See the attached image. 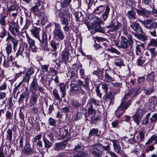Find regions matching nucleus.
Listing matches in <instances>:
<instances>
[{"label":"nucleus","instance_id":"nucleus-16","mask_svg":"<svg viewBox=\"0 0 157 157\" xmlns=\"http://www.w3.org/2000/svg\"><path fill=\"white\" fill-rule=\"evenodd\" d=\"M157 27V22H154L151 23L149 27L150 29L149 32L150 34L153 36H156V33L155 29Z\"/></svg>","mask_w":157,"mask_h":157},{"label":"nucleus","instance_id":"nucleus-63","mask_svg":"<svg viewBox=\"0 0 157 157\" xmlns=\"http://www.w3.org/2000/svg\"><path fill=\"white\" fill-rule=\"evenodd\" d=\"M82 117V113H81L78 112L76 116L74 117V121H76L80 119Z\"/></svg>","mask_w":157,"mask_h":157},{"label":"nucleus","instance_id":"nucleus-27","mask_svg":"<svg viewBox=\"0 0 157 157\" xmlns=\"http://www.w3.org/2000/svg\"><path fill=\"white\" fill-rule=\"evenodd\" d=\"M133 120L134 122L139 125L140 122L142 118V116L139 114L137 113L135 114L133 117Z\"/></svg>","mask_w":157,"mask_h":157},{"label":"nucleus","instance_id":"nucleus-33","mask_svg":"<svg viewBox=\"0 0 157 157\" xmlns=\"http://www.w3.org/2000/svg\"><path fill=\"white\" fill-rule=\"evenodd\" d=\"M43 140L44 143L45 147L46 148H48L51 147L52 145V143L47 140L45 136L43 137Z\"/></svg>","mask_w":157,"mask_h":157},{"label":"nucleus","instance_id":"nucleus-50","mask_svg":"<svg viewBox=\"0 0 157 157\" xmlns=\"http://www.w3.org/2000/svg\"><path fill=\"white\" fill-rule=\"evenodd\" d=\"M71 0H63L61 3L62 7H65L68 6L71 2Z\"/></svg>","mask_w":157,"mask_h":157},{"label":"nucleus","instance_id":"nucleus-24","mask_svg":"<svg viewBox=\"0 0 157 157\" xmlns=\"http://www.w3.org/2000/svg\"><path fill=\"white\" fill-rule=\"evenodd\" d=\"M24 50V47L22 46H20L16 53V57L18 58L20 55L23 58L24 57L23 53Z\"/></svg>","mask_w":157,"mask_h":157},{"label":"nucleus","instance_id":"nucleus-1","mask_svg":"<svg viewBox=\"0 0 157 157\" xmlns=\"http://www.w3.org/2000/svg\"><path fill=\"white\" fill-rule=\"evenodd\" d=\"M139 91L137 88H133L126 91L125 94L122 99V102L116 111L117 117L119 118L131 105V98L135 97Z\"/></svg>","mask_w":157,"mask_h":157},{"label":"nucleus","instance_id":"nucleus-28","mask_svg":"<svg viewBox=\"0 0 157 157\" xmlns=\"http://www.w3.org/2000/svg\"><path fill=\"white\" fill-rule=\"evenodd\" d=\"M59 88L61 92L62 93L61 97L63 98L65 97L66 94V86L64 83H60L59 84Z\"/></svg>","mask_w":157,"mask_h":157},{"label":"nucleus","instance_id":"nucleus-57","mask_svg":"<svg viewBox=\"0 0 157 157\" xmlns=\"http://www.w3.org/2000/svg\"><path fill=\"white\" fill-rule=\"evenodd\" d=\"M89 102L93 103L96 105H98L100 103L99 101L96 100L94 98H91L89 100Z\"/></svg>","mask_w":157,"mask_h":157},{"label":"nucleus","instance_id":"nucleus-54","mask_svg":"<svg viewBox=\"0 0 157 157\" xmlns=\"http://www.w3.org/2000/svg\"><path fill=\"white\" fill-rule=\"evenodd\" d=\"M151 122L155 123L157 121V113H154L150 118Z\"/></svg>","mask_w":157,"mask_h":157},{"label":"nucleus","instance_id":"nucleus-11","mask_svg":"<svg viewBox=\"0 0 157 157\" xmlns=\"http://www.w3.org/2000/svg\"><path fill=\"white\" fill-rule=\"evenodd\" d=\"M10 40L13 44V47L14 50L15 51L16 47L18 45V41L16 38L13 37L9 33L8 34V36L6 38V40L7 41Z\"/></svg>","mask_w":157,"mask_h":157},{"label":"nucleus","instance_id":"nucleus-9","mask_svg":"<svg viewBox=\"0 0 157 157\" xmlns=\"http://www.w3.org/2000/svg\"><path fill=\"white\" fill-rule=\"evenodd\" d=\"M27 40L31 50L33 52H36L37 50V48L35 45V40L30 37H28V36Z\"/></svg>","mask_w":157,"mask_h":157},{"label":"nucleus","instance_id":"nucleus-13","mask_svg":"<svg viewBox=\"0 0 157 157\" xmlns=\"http://www.w3.org/2000/svg\"><path fill=\"white\" fill-rule=\"evenodd\" d=\"M31 34L35 38L37 39L39 41H40V29L37 27H34L33 29L30 30Z\"/></svg>","mask_w":157,"mask_h":157},{"label":"nucleus","instance_id":"nucleus-37","mask_svg":"<svg viewBox=\"0 0 157 157\" xmlns=\"http://www.w3.org/2000/svg\"><path fill=\"white\" fill-rule=\"evenodd\" d=\"M40 5V3L39 1L33 6L30 9V10L33 13L37 12L39 10V7Z\"/></svg>","mask_w":157,"mask_h":157},{"label":"nucleus","instance_id":"nucleus-3","mask_svg":"<svg viewBox=\"0 0 157 157\" xmlns=\"http://www.w3.org/2000/svg\"><path fill=\"white\" fill-rule=\"evenodd\" d=\"M55 29L53 32V36L60 40H63L65 37L63 32L61 29L60 25L58 23L54 22Z\"/></svg>","mask_w":157,"mask_h":157},{"label":"nucleus","instance_id":"nucleus-47","mask_svg":"<svg viewBox=\"0 0 157 157\" xmlns=\"http://www.w3.org/2000/svg\"><path fill=\"white\" fill-rule=\"evenodd\" d=\"M157 45V41L155 39H151L150 42L148 44V47L151 46H156Z\"/></svg>","mask_w":157,"mask_h":157},{"label":"nucleus","instance_id":"nucleus-45","mask_svg":"<svg viewBox=\"0 0 157 157\" xmlns=\"http://www.w3.org/2000/svg\"><path fill=\"white\" fill-rule=\"evenodd\" d=\"M140 22L143 24L146 28L149 29V26H148V25L150 24L152 22V20L149 19L144 21H140Z\"/></svg>","mask_w":157,"mask_h":157},{"label":"nucleus","instance_id":"nucleus-39","mask_svg":"<svg viewBox=\"0 0 157 157\" xmlns=\"http://www.w3.org/2000/svg\"><path fill=\"white\" fill-rule=\"evenodd\" d=\"M40 42V50H44L48 45V41L41 40L39 41Z\"/></svg>","mask_w":157,"mask_h":157},{"label":"nucleus","instance_id":"nucleus-64","mask_svg":"<svg viewBox=\"0 0 157 157\" xmlns=\"http://www.w3.org/2000/svg\"><path fill=\"white\" fill-rule=\"evenodd\" d=\"M83 147L80 145H78L76 146L75 148V150L77 152H80L82 151L83 149Z\"/></svg>","mask_w":157,"mask_h":157},{"label":"nucleus","instance_id":"nucleus-52","mask_svg":"<svg viewBox=\"0 0 157 157\" xmlns=\"http://www.w3.org/2000/svg\"><path fill=\"white\" fill-rule=\"evenodd\" d=\"M154 74L153 72H152L148 74L147 79L148 81H153L154 80Z\"/></svg>","mask_w":157,"mask_h":157},{"label":"nucleus","instance_id":"nucleus-18","mask_svg":"<svg viewBox=\"0 0 157 157\" xmlns=\"http://www.w3.org/2000/svg\"><path fill=\"white\" fill-rule=\"evenodd\" d=\"M67 143V142L66 141L56 143L55 144V147L54 148L57 151L63 150L65 148Z\"/></svg>","mask_w":157,"mask_h":157},{"label":"nucleus","instance_id":"nucleus-20","mask_svg":"<svg viewBox=\"0 0 157 157\" xmlns=\"http://www.w3.org/2000/svg\"><path fill=\"white\" fill-rule=\"evenodd\" d=\"M70 89L72 92L77 94L80 92V90H81V88L74 84L71 83V84Z\"/></svg>","mask_w":157,"mask_h":157},{"label":"nucleus","instance_id":"nucleus-15","mask_svg":"<svg viewBox=\"0 0 157 157\" xmlns=\"http://www.w3.org/2000/svg\"><path fill=\"white\" fill-rule=\"evenodd\" d=\"M69 56V51L68 50H65L62 52L60 62L66 63L68 60Z\"/></svg>","mask_w":157,"mask_h":157},{"label":"nucleus","instance_id":"nucleus-49","mask_svg":"<svg viewBox=\"0 0 157 157\" xmlns=\"http://www.w3.org/2000/svg\"><path fill=\"white\" fill-rule=\"evenodd\" d=\"M145 133L144 131H140L139 132V135L138 136H140V139L139 141L140 142H142L145 139Z\"/></svg>","mask_w":157,"mask_h":157},{"label":"nucleus","instance_id":"nucleus-41","mask_svg":"<svg viewBox=\"0 0 157 157\" xmlns=\"http://www.w3.org/2000/svg\"><path fill=\"white\" fill-rule=\"evenodd\" d=\"M25 153L27 155H31L32 153V149L29 145H27L25 146Z\"/></svg>","mask_w":157,"mask_h":157},{"label":"nucleus","instance_id":"nucleus-2","mask_svg":"<svg viewBox=\"0 0 157 157\" xmlns=\"http://www.w3.org/2000/svg\"><path fill=\"white\" fill-rule=\"evenodd\" d=\"M116 45L120 48H126L128 47L129 46L131 45L133 43V41L132 39H129V41L124 36L121 37V42H120L118 39L113 40Z\"/></svg>","mask_w":157,"mask_h":157},{"label":"nucleus","instance_id":"nucleus-55","mask_svg":"<svg viewBox=\"0 0 157 157\" xmlns=\"http://www.w3.org/2000/svg\"><path fill=\"white\" fill-rule=\"evenodd\" d=\"M71 104L72 106L75 108H76L78 107L81 105V104L80 103L75 100H72L71 102Z\"/></svg>","mask_w":157,"mask_h":157},{"label":"nucleus","instance_id":"nucleus-34","mask_svg":"<svg viewBox=\"0 0 157 157\" xmlns=\"http://www.w3.org/2000/svg\"><path fill=\"white\" fill-rule=\"evenodd\" d=\"M78 85L81 86H83L84 87L86 88L88 86V80L86 79L85 80V82H84L80 80H78Z\"/></svg>","mask_w":157,"mask_h":157},{"label":"nucleus","instance_id":"nucleus-22","mask_svg":"<svg viewBox=\"0 0 157 157\" xmlns=\"http://www.w3.org/2000/svg\"><path fill=\"white\" fill-rule=\"evenodd\" d=\"M106 6L104 5H100L94 10V12L96 14H100L105 10Z\"/></svg>","mask_w":157,"mask_h":157},{"label":"nucleus","instance_id":"nucleus-43","mask_svg":"<svg viewBox=\"0 0 157 157\" xmlns=\"http://www.w3.org/2000/svg\"><path fill=\"white\" fill-rule=\"evenodd\" d=\"M25 75L23 76V79L21 81L22 82H27L29 83V81L30 80L31 78L30 76L28 75L27 74L25 73H24Z\"/></svg>","mask_w":157,"mask_h":157},{"label":"nucleus","instance_id":"nucleus-46","mask_svg":"<svg viewBox=\"0 0 157 157\" xmlns=\"http://www.w3.org/2000/svg\"><path fill=\"white\" fill-rule=\"evenodd\" d=\"M135 35L138 39L144 41H146L147 39V37L144 35L136 34Z\"/></svg>","mask_w":157,"mask_h":157},{"label":"nucleus","instance_id":"nucleus-59","mask_svg":"<svg viewBox=\"0 0 157 157\" xmlns=\"http://www.w3.org/2000/svg\"><path fill=\"white\" fill-rule=\"evenodd\" d=\"M63 136L64 138H69L70 135L68 132V130L67 129L64 128L63 133Z\"/></svg>","mask_w":157,"mask_h":157},{"label":"nucleus","instance_id":"nucleus-42","mask_svg":"<svg viewBox=\"0 0 157 157\" xmlns=\"http://www.w3.org/2000/svg\"><path fill=\"white\" fill-rule=\"evenodd\" d=\"M6 31L5 28L0 27V38H3L6 35Z\"/></svg>","mask_w":157,"mask_h":157},{"label":"nucleus","instance_id":"nucleus-56","mask_svg":"<svg viewBox=\"0 0 157 157\" xmlns=\"http://www.w3.org/2000/svg\"><path fill=\"white\" fill-rule=\"evenodd\" d=\"M6 117L7 119L10 120L12 119L13 117V113L12 112L9 111H7L6 113Z\"/></svg>","mask_w":157,"mask_h":157},{"label":"nucleus","instance_id":"nucleus-21","mask_svg":"<svg viewBox=\"0 0 157 157\" xmlns=\"http://www.w3.org/2000/svg\"><path fill=\"white\" fill-rule=\"evenodd\" d=\"M103 80L106 82L111 83L114 80V79L106 72L103 78Z\"/></svg>","mask_w":157,"mask_h":157},{"label":"nucleus","instance_id":"nucleus-53","mask_svg":"<svg viewBox=\"0 0 157 157\" xmlns=\"http://www.w3.org/2000/svg\"><path fill=\"white\" fill-rule=\"evenodd\" d=\"M28 75L31 76L34 73V68L33 67H30L27 70V71L25 72Z\"/></svg>","mask_w":157,"mask_h":157},{"label":"nucleus","instance_id":"nucleus-51","mask_svg":"<svg viewBox=\"0 0 157 157\" xmlns=\"http://www.w3.org/2000/svg\"><path fill=\"white\" fill-rule=\"evenodd\" d=\"M75 73L74 71H68L67 73V77L69 78H72L74 77Z\"/></svg>","mask_w":157,"mask_h":157},{"label":"nucleus","instance_id":"nucleus-23","mask_svg":"<svg viewBox=\"0 0 157 157\" xmlns=\"http://www.w3.org/2000/svg\"><path fill=\"white\" fill-rule=\"evenodd\" d=\"M126 15L130 19L134 20L136 18V13L132 10L128 11Z\"/></svg>","mask_w":157,"mask_h":157},{"label":"nucleus","instance_id":"nucleus-14","mask_svg":"<svg viewBox=\"0 0 157 157\" xmlns=\"http://www.w3.org/2000/svg\"><path fill=\"white\" fill-rule=\"evenodd\" d=\"M38 86L37 80L35 78L33 79L29 86V88L31 91L32 92L35 93L37 90Z\"/></svg>","mask_w":157,"mask_h":157},{"label":"nucleus","instance_id":"nucleus-5","mask_svg":"<svg viewBox=\"0 0 157 157\" xmlns=\"http://www.w3.org/2000/svg\"><path fill=\"white\" fill-rule=\"evenodd\" d=\"M102 22V21L101 20L99 17H95L92 25L93 28L97 32L103 33L104 32L103 28L101 27V25Z\"/></svg>","mask_w":157,"mask_h":157},{"label":"nucleus","instance_id":"nucleus-26","mask_svg":"<svg viewBox=\"0 0 157 157\" xmlns=\"http://www.w3.org/2000/svg\"><path fill=\"white\" fill-rule=\"evenodd\" d=\"M110 11V8L109 6H107L105 10V12L103 13L102 15V19L104 21H105L107 18L109 13Z\"/></svg>","mask_w":157,"mask_h":157},{"label":"nucleus","instance_id":"nucleus-44","mask_svg":"<svg viewBox=\"0 0 157 157\" xmlns=\"http://www.w3.org/2000/svg\"><path fill=\"white\" fill-rule=\"evenodd\" d=\"M52 94L56 99L57 100H59L61 99L58 91L56 89H55L53 90Z\"/></svg>","mask_w":157,"mask_h":157},{"label":"nucleus","instance_id":"nucleus-32","mask_svg":"<svg viewBox=\"0 0 157 157\" xmlns=\"http://www.w3.org/2000/svg\"><path fill=\"white\" fill-rule=\"evenodd\" d=\"M6 16L3 15L0 18V27H2L5 28L6 26Z\"/></svg>","mask_w":157,"mask_h":157},{"label":"nucleus","instance_id":"nucleus-48","mask_svg":"<svg viewBox=\"0 0 157 157\" xmlns=\"http://www.w3.org/2000/svg\"><path fill=\"white\" fill-rule=\"evenodd\" d=\"M97 146L99 147V149H101L102 150L108 151L110 149V146L109 145L104 146L101 144H98V145Z\"/></svg>","mask_w":157,"mask_h":157},{"label":"nucleus","instance_id":"nucleus-19","mask_svg":"<svg viewBox=\"0 0 157 157\" xmlns=\"http://www.w3.org/2000/svg\"><path fill=\"white\" fill-rule=\"evenodd\" d=\"M30 96V103L32 105V106L35 105L37 103V99L38 95L35 93L33 92Z\"/></svg>","mask_w":157,"mask_h":157},{"label":"nucleus","instance_id":"nucleus-4","mask_svg":"<svg viewBox=\"0 0 157 157\" xmlns=\"http://www.w3.org/2000/svg\"><path fill=\"white\" fill-rule=\"evenodd\" d=\"M19 26L14 22H10L9 25V30L13 36H16L19 35Z\"/></svg>","mask_w":157,"mask_h":157},{"label":"nucleus","instance_id":"nucleus-10","mask_svg":"<svg viewBox=\"0 0 157 157\" xmlns=\"http://www.w3.org/2000/svg\"><path fill=\"white\" fill-rule=\"evenodd\" d=\"M130 27L137 34L142 33V29L138 23L136 22H130Z\"/></svg>","mask_w":157,"mask_h":157},{"label":"nucleus","instance_id":"nucleus-29","mask_svg":"<svg viewBox=\"0 0 157 157\" xmlns=\"http://www.w3.org/2000/svg\"><path fill=\"white\" fill-rule=\"evenodd\" d=\"M147 58L144 56H141L137 60L136 63L138 66H142L145 62Z\"/></svg>","mask_w":157,"mask_h":157},{"label":"nucleus","instance_id":"nucleus-36","mask_svg":"<svg viewBox=\"0 0 157 157\" xmlns=\"http://www.w3.org/2000/svg\"><path fill=\"white\" fill-rule=\"evenodd\" d=\"M6 50L7 56H8L12 51V45L11 43L6 44Z\"/></svg>","mask_w":157,"mask_h":157},{"label":"nucleus","instance_id":"nucleus-12","mask_svg":"<svg viewBox=\"0 0 157 157\" xmlns=\"http://www.w3.org/2000/svg\"><path fill=\"white\" fill-rule=\"evenodd\" d=\"M136 10L138 14L139 15L148 17L150 15V11L144 8H141V10L137 9Z\"/></svg>","mask_w":157,"mask_h":157},{"label":"nucleus","instance_id":"nucleus-60","mask_svg":"<svg viewBox=\"0 0 157 157\" xmlns=\"http://www.w3.org/2000/svg\"><path fill=\"white\" fill-rule=\"evenodd\" d=\"M101 88L103 90H104L105 92L108 93V86L109 84L107 83H102L101 84Z\"/></svg>","mask_w":157,"mask_h":157},{"label":"nucleus","instance_id":"nucleus-6","mask_svg":"<svg viewBox=\"0 0 157 157\" xmlns=\"http://www.w3.org/2000/svg\"><path fill=\"white\" fill-rule=\"evenodd\" d=\"M121 26V24L120 22L117 20H114L107 28L109 29V31L110 32H116L119 30Z\"/></svg>","mask_w":157,"mask_h":157},{"label":"nucleus","instance_id":"nucleus-8","mask_svg":"<svg viewBox=\"0 0 157 157\" xmlns=\"http://www.w3.org/2000/svg\"><path fill=\"white\" fill-rule=\"evenodd\" d=\"M114 95L111 91L106 93L103 96V99L106 101L108 102L109 105L113 104L114 103Z\"/></svg>","mask_w":157,"mask_h":157},{"label":"nucleus","instance_id":"nucleus-38","mask_svg":"<svg viewBox=\"0 0 157 157\" xmlns=\"http://www.w3.org/2000/svg\"><path fill=\"white\" fill-rule=\"evenodd\" d=\"M94 135L96 136H98V129L94 128L90 130L89 133V136L90 137H91Z\"/></svg>","mask_w":157,"mask_h":157},{"label":"nucleus","instance_id":"nucleus-30","mask_svg":"<svg viewBox=\"0 0 157 157\" xmlns=\"http://www.w3.org/2000/svg\"><path fill=\"white\" fill-rule=\"evenodd\" d=\"M59 15L61 18H64V16H66L67 17H70V14L68 11L66 9L64 10L61 11Z\"/></svg>","mask_w":157,"mask_h":157},{"label":"nucleus","instance_id":"nucleus-40","mask_svg":"<svg viewBox=\"0 0 157 157\" xmlns=\"http://www.w3.org/2000/svg\"><path fill=\"white\" fill-rule=\"evenodd\" d=\"M7 135L6 138L7 139L11 141L12 140V138L13 132L12 130L10 129H8L6 131Z\"/></svg>","mask_w":157,"mask_h":157},{"label":"nucleus","instance_id":"nucleus-62","mask_svg":"<svg viewBox=\"0 0 157 157\" xmlns=\"http://www.w3.org/2000/svg\"><path fill=\"white\" fill-rule=\"evenodd\" d=\"M50 45L52 48V50L56 51L57 47L55 42L54 41H52L50 42Z\"/></svg>","mask_w":157,"mask_h":157},{"label":"nucleus","instance_id":"nucleus-61","mask_svg":"<svg viewBox=\"0 0 157 157\" xmlns=\"http://www.w3.org/2000/svg\"><path fill=\"white\" fill-rule=\"evenodd\" d=\"M29 24V22L26 21L25 25L24 26V27H23V28L21 31V33L27 32L26 29L28 28Z\"/></svg>","mask_w":157,"mask_h":157},{"label":"nucleus","instance_id":"nucleus-25","mask_svg":"<svg viewBox=\"0 0 157 157\" xmlns=\"http://www.w3.org/2000/svg\"><path fill=\"white\" fill-rule=\"evenodd\" d=\"M114 63L116 66L118 67H121L123 64V60L121 58L117 57H114Z\"/></svg>","mask_w":157,"mask_h":157},{"label":"nucleus","instance_id":"nucleus-7","mask_svg":"<svg viewBox=\"0 0 157 157\" xmlns=\"http://www.w3.org/2000/svg\"><path fill=\"white\" fill-rule=\"evenodd\" d=\"M98 144H94L90 147V150L93 155L96 157H100L101 156V151L99 149V147L98 146Z\"/></svg>","mask_w":157,"mask_h":157},{"label":"nucleus","instance_id":"nucleus-17","mask_svg":"<svg viewBox=\"0 0 157 157\" xmlns=\"http://www.w3.org/2000/svg\"><path fill=\"white\" fill-rule=\"evenodd\" d=\"M114 149L116 152L118 154L121 153V147H120L119 142L116 140H113L112 141Z\"/></svg>","mask_w":157,"mask_h":157},{"label":"nucleus","instance_id":"nucleus-58","mask_svg":"<svg viewBox=\"0 0 157 157\" xmlns=\"http://www.w3.org/2000/svg\"><path fill=\"white\" fill-rule=\"evenodd\" d=\"M47 33L48 32L47 31H43L42 36V39L41 40L48 41Z\"/></svg>","mask_w":157,"mask_h":157},{"label":"nucleus","instance_id":"nucleus-31","mask_svg":"<svg viewBox=\"0 0 157 157\" xmlns=\"http://www.w3.org/2000/svg\"><path fill=\"white\" fill-rule=\"evenodd\" d=\"M148 50L150 51L151 54L152 58H155L157 55V51L155 48L148 47Z\"/></svg>","mask_w":157,"mask_h":157},{"label":"nucleus","instance_id":"nucleus-35","mask_svg":"<svg viewBox=\"0 0 157 157\" xmlns=\"http://www.w3.org/2000/svg\"><path fill=\"white\" fill-rule=\"evenodd\" d=\"M151 115V113H148L146 116L145 117H144L142 121V124L144 125H147L149 122V118Z\"/></svg>","mask_w":157,"mask_h":157}]
</instances>
